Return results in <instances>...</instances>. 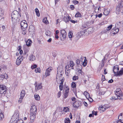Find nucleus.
Returning a JSON list of instances; mask_svg holds the SVG:
<instances>
[{"instance_id":"nucleus-32","label":"nucleus","mask_w":123,"mask_h":123,"mask_svg":"<svg viewBox=\"0 0 123 123\" xmlns=\"http://www.w3.org/2000/svg\"><path fill=\"white\" fill-rule=\"evenodd\" d=\"M119 97L117 96V98H116L114 96H113L110 98V99L111 100H114L118 99H119Z\"/></svg>"},{"instance_id":"nucleus-2","label":"nucleus","mask_w":123,"mask_h":123,"mask_svg":"<svg viewBox=\"0 0 123 123\" xmlns=\"http://www.w3.org/2000/svg\"><path fill=\"white\" fill-rule=\"evenodd\" d=\"M121 89L120 88L117 89L115 91V94L117 96L119 97V99H123V95L121 93Z\"/></svg>"},{"instance_id":"nucleus-20","label":"nucleus","mask_w":123,"mask_h":123,"mask_svg":"<svg viewBox=\"0 0 123 123\" xmlns=\"http://www.w3.org/2000/svg\"><path fill=\"white\" fill-rule=\"evenodd\" d=\"M25 94V90H23L21 92L20 95V97L24 98Z\"/></svg>"},{"instance_id":"nucleus-19","label":"nucleus","mask_w":123,"mask_h":123,"mask_svg":"<svg viewBox=\"0 0 123 123\" xmlns=\"http://www.w3.org/2000/svg\"><path fill=\"white\" fill-rule=\"evenodd\" d=\"M36 57L33 54L30 55L29 57V59L30 61H34Z\"/></svg>"},{"instance_id":"nucleus-30","label":"nucleus","mask_w":123,"mask_h":123,"mask_svg":"<svg viewBox=\"0 0 123 123\" xmlns=\"http://www.w3.org/2000/svg\"><path fill=\"white\" fill-rule=\"evenodd\" d=\"M17 120H16L12 118L10 121V123H17Z\"/></svg>"},{"instance_id":"nucleus-12","label":"nucleus","mask_w":123,"mask_h":123,"mask_svg":"<svg viewBox=\"0 0 123 123\" xmlns=\"http://www.w3.org/2000/svg\"><path fill=\"white\" fill-rule=\"evenodd\" d=\"M80 102L77 101H76L73 103V106L74 108H78L80 105Z\"/></svg>"},{"instance_id":"nucleus-11","label":"nucleus","mask_w":123,"mask_h":123,"mask_svg":"<svg viewBox=\"0 0 123 123\" xmlns=\"http://www.w3.org/2000/svg\"><path fill=\"white\" fill-rule=\"evenodd\" d=\"M52 69L50 68H49L46 70L45 74L44 76L45 77L49 76L50 74V72L51 71Z\"/></svg>"},{"instance_id":"nucleus-21","label":"nucleus","mask_w":123,"mask_h":123,"mask_svg":"<svg viewBox=\"0 0 123 123\" xmlns=\"http://www.w3.org/2000/svg\"><path fill=\"white\" fill-rule=\"evenodd\" d=\"M34 97L35 99L36 100H39L40 99V96L38 95H37L36 94H34Z\"/></svg>"},{"instance_id":"nucleus-39","label":"nucleus","mask_w":123,"mask_h":123,"mask_svg":"<svg viewBox=\"0 0 123 123\" xmlns=\"http://www.w3.org/2000/svg\"><path fill=\"white\" fill-rule=\"evenodd\" d=\"M76 86V84L74 82H72L71 84V86L73 88H75Z\"/></svg>"},{"instance_id":"nucleus-37","label":"nucleus","mask_w":123,"mask_h":123,"mask_svg":"<svg viewBox=\"0 0 123 123\" xmlns=\"http://www.w3.org/2000/svg\"><path fill=\"white\" fill-rule=\"evenodd\" d=\"M43 22L45 24L47 23L48 21L47 20V18H44L43 20Z\"/></svg>"},{"instance_id":"nucleus-56","label":"nucleus","mask_w":123,"mask_h":123,"mask_svg":"<svg viewBox=\"0 0 123 123\" xmlns=\"http://www.w3.org/2000/svg\"><path fill=\"white\" fill-rule=\"evenodd\" d=\"M72 100V101H74L76 100V99L75 97H73L71 98Z\"/></svg>"},{"instance_id":"nucleus-15","label":"nucleus","mask_w":123,"mask_h":123,"mask_svg":"<svg viewBox=\"0 0 123 123\" xmlns=\"http://www.w3.org/2000/svg\"><path fill=\"white\" fill-rule=\"evenodd\" d=\"M105 88H102L99 90L98 92V94L99 95H104L105 93Z\"/></svg>"},{"instance_id":"nucleus-61","label":"nucleus","mask_w":123,"mask_h":123,"mask_svg":"<svg viewBox=\"0 0 123 123\" xmlns=\"http://www.w3.org/2000/svg\"><path fill=\"white\" fill-rule=\"evenodd\" d=\"M63 86H59V89L60 91H62L63 90Z\"/></svg>"},{"instance_id":"nucleus-54","label":"nucleus","mask_w":123,"mask_h":123,"mask_svg":"<svg viewBox=\"0 0 123 123\" xmlns=\"http://www.w3.org/2000/svg\"><path fill=\"white\" fill-rule=\"evenodd\" d=\"M69 88L68 87H66V89L65 91V92H67V93H68Z\"/></svg>"},{"instance_id":"nucleus-6","label":"nucleus","mask_w":123,"mask_h":123,"mask_svg":"<svg viewBox=\"0 0 123 123\" xmlns=\"http://www.w3.org/2000/svg\"><path fill=\"white\" fill-rule=\"evenodd\" d=\"M65 74L66 75L68 76V74L70 73V70L71 69H73V68L70 67L69 65H66L65 67Z\"/></svg>"},{"instance_id":"nucleus-17","label":"nucleus","mask_w":123,"mask_h":123,"mask_svg":"<svg viewBox=\"0 0 123 123\" xmlns=\"http://www.w3.org/2000/svg\"><path fill=\"white\" fill-rule=\"evenodd\" d=\"M119 69L118 67V66H114L113 68V71L114 73L115 74H116L118 71Z\"/></svg>"},{"instance_id":"nucleus-51","label":"nucleus","mask_w":123,"mask_h":123,"mask_svg":"<svg viewBox=\"0 0 123 123\" xmlns=\"http://www.w3.org/2000/svg\"><path fill=\"white\" fill-rule=\"evenodd\" d=\"M73 2L75 5L77 4L79 2L78 1L76 0H73Z\"/></svg>"},{"instance_id":"nucleus-33","label":"nucleus","mask_w":123,"mask_h":123,"mask_svg":"<svg viewBox=\"0 0 123 123\" xmlns=\"http://www.w3.org/2000/svg\"><path fill=\"white\" fill-rule=\"evenodd\" d=\"M4 11L1 8H0V16H2L4 14Z\"/></svg>"},{"instance_id":"nucleus-36","label":"nucleus","mask_w":123,"mask_h":123,"mask_svg":"<svg viewBox=\"0 0 123 123\" xmlns=\"http://www.w3.org/2000/svg\"><path fill=\"white\" fill-rule=\"evenodd\" d=\"M104 13L105 15H107L109 13V12L106 10H105Z\"/></svg>"},{"instance_id":"nucleus-41","label":"nucleus","mask_w":123,"mask_h":123,"mask_svg":"<svg viewBox=\"0 0 123 123\" xmlns=\"http://www.w3.org/2000/svg\"><path fill=\"white\" fill-rule=\"evenodd\" d=\"M4 116L3 114L2 113H0V120H2V119L3 118Z\"/></svg>"},{"instance_id":"nucleus-24","label":"nucleus","mask_w":123,"mask_h":123,"mask_svg":"<svg viewBox=\"0 0 123 123\" xmlns=\"http://www.w3.org/2000/svg\"><path fill=\"white\" fill-rule=\"evenodd\" d=\"M122 113H121L118 116V119L120 121H122L123 120V116Z\"/></svg>"},{"instance_id":"nucleus-3","label":"nucleus","mask_w":123,"mask_h":123,"mask_svg":"<svg viewBox=\"0 0 123 123\" xmlns=\"http://www.w3.org/2000/svg\"><path fill=\"white\" fill-rule=\"evenodd\" d=\"M63 73V72L62 70L60 71H59L58 70L56 75V80L57 81L58 80H61L62 78H63L62 75Z\"/></svg>"},{"instance_id":"nucleus-48","label":"nucleus","mask_w":123,"mask_h":123,"mask_svg":"<svg viewBox=\"0 0 123 123\" xmlns=\"http://www.w3.org/2000/svg\"><path fill=\"white\" fill-rule=\"evenodd\" d=\"M69 108L67 107H64L63 111L65 112H67L69 111Z\"/></svg>"},{"instance_id":"nucleus-49","label":"nucleus","mask_w":123,"mask_h":123,"mask_svg":"<svg viewBox=\"0 0 123 123\" xmlns=\"http://www.w3.org/2000/svg\"><path fill=\"white\" fill-rule=\"evenodd\" d=\"M23 98L20 97L19 100L18 101V103H21L22 101V100Z\"/></svg>"},{"instance_id":"nucleus-23","label":"nucleus","mask_w":123,"mask_h":123,"mask_svg":"<svg viewBox=\"0 0 123 123\" xmlns=\"http://www.w3.org/2000/svg\"><path fill=\"white\" fill-rule=\"evenodd\" d=\"M114 28L113 29V31H112L113 33L112 34H115L117 33L119 29L118 28H117L116 29H114Z\"/></svg>"},{"instance_id":"nucleus-29","label":"nucleus","mask_w":123,"mask_h":123,"mask_svg":"<svg viewBox=\"0 0 123 123\" xmlns=\"http://www.w3.org/2000/svg\"><path fill=\"white\" fill-rule=\"evenodd\" d=\"M87 61L86 59H85L84 60V62H82V63L81 64H82L83 65V66L84 67H85L86 66L87 64Z\"/></svg>"},{"instance_id":"nucleus-10","label":"nucleus","mask_w":123,"mask_h":123,"mask_svg":"<svg viewBox=\"0 0 123 123\" xmlns=\"http://www.w3.org/2000/svg\"><path fill=\"white\" fill-rule=\"evenodd\" d=\"M35 86V90L36 91H37L39 89H41L42 87V83L37 84V82H36L34 84Z\"/></svg>"},{"instance_id":"nucleus-8","label":"nucleus","mask_w":123,"mask_h":123,"mask_svg":"<svg viewBox=\"0 0 123 123\" xmlns=\"http://www.w3.org/2000/svg\"><path fill=\"white\" fill-rule=\"evenodd\" d=\"M19 111H15L14 114L12 118L18 120L19 118Z\"/></svg>"},{"instance_id":"nucleus-44","label":"nucleus","mask_w":123,"mask_h":123,"mask_svg":"<svg viewBox=\"0 0 123 123\" xmlns=\"http://www.w3.org/2000/svg\"><path fill=\"white\" fill-rule=\"evenodd\" d=\"M102 14L101 13H100V14H99L98 15L96 14V18H97V17H98L99 18H101L102 17Z\"/></svg>"},{"instance_id":"nucleus-47","label":"nucleus","mask_w":123,"mask_h":123,"mask_svg":"<svg viewBox=\"0 0 123 123\" xmlns=\"http://www.w3.org/2000/svg\"><path fill=\"white\" fill-rule=\"evenodd\" d=\"M68 93H67V92H65L64 94V98H66L68 96Z\"/></svg>"},{"instance_id":"nucleus-5","label":"nucleus","mask_w":123,"mask_h":123,"mask_svg":"<svg viewBox=\"0 0 123 123\" xmlns=\"http://www.w3.org/2000/svg\"><path fill=\"white\" fill-rule=\"evenodd\" d=\"M21 27L22 29H25L27 27V24L26 21L23 20L21 22Z\"/></svg>"},{"instance_id":"nucleus-45","label":"nucleus","mask_w":123,"mask_h":123,"mask_svg":"<svg viewBox=\"0 0 123 123\" xmlns=\"http://www.w3.org/2000/svg\"><path fill=\"white\" fill-rule=\"evenodd\" d=\"M70 121L69 119L68 118L65 120V123H70Z\"/></svg>"},{"instance_id":"nucleus-35","label":"nucleus","mask_w":123,"mask_h":123,"mask_svg":"<svg viewBox=\"0 0 123 123\" xmlns=\"http://www.w3.org/2000/svg\"><path fill=\"white\" fill-rule=\"evenodd\" d=\"M112 26V25H111L110 26H108L106 29V30L107 31H109L111 29Z\"/></svg>"},{"instance_id":"nucleus-42","label":"nucleus","mask_w":123,"mask_h":123,"mask_svg":"<svg viewBox=\"0 0 123 123\" xmlns=\"http://www.w3.org/2000/svg\"><path fill=\"white\" fill-rule=\"evenodd\" d=\"M97 111H92V113L93 114V116H94V115L96 116L97 115Z\"/></svg>"},{"instance_id":"nucleus-1","label":"nucleus","mask_w":123,"mask_h":123,"mask_svg":"<svg viewBox=\"0 0 123 123\" xmlns=\"http://www.w3.org/2000/svg\"><path fill=\"white\" fill-rule=\"evenodd\" d=\"M20 14L16 11H14L12 13L11 18L12 21L14 23H16L18 18L21 17Z\"/></svg>"},{"instance_id":"nucleus-53","label":"nucleus","mask_w":123,"mask_h":123,"mask_svg":"<svg viewBox=\"0 0 123 123\" xmlns=\"http://www.w3.org/2000/svg\"><path fill=\"white\" fill-rule=\"evenodd\" d=\"M64 77H63L62 79L61 80H60V81H61V82L60 83L61 84H63V82L64 81Z\"/></svg>"},{"instance_id":"nucleus-13","label":"nucleus","mask_w":123,"mask_h":123,"mask_svg":"<svg viewBox=\"0 0 123 123\" xmlns=\"http://www.w3.org/2000/svg\"><path fill=\"white\" fill-rule=\"evenodd\" d=\"M71 19V17L68 15L66 16H64L63 18V20L66 23H68Z\"/></svg>"},{"instance_id":"nucleus-4","label":"nucleus","mask_w":123,"mask_h":123,"mask_svg":"<svg viewBox=\"0 0 123 123\" xmlns=\"http://www.w3.org/2000/svg\"><path fill=\"white\" fill-rule=\"evenodd\" d=\"M6 86L0 85V93L2 94H5L6 92Z\"/></svg>"},{"instance_id":"nucleus-22","label":"nucleus","mask_w":123,"mask_h":123,"mask_svg":"<svg viewBox=\"0 0 123 123\" xmlns=\"http://www.w3.org/2000/svg\"><path fill=\"white\" fill-rule=\"evenodd\" d=\"M32 43V41L31 40H28L26 42V45L28 46H30Z\"/></svg>"},{"instance_id":"nucleus-52","label":"nucleus","mask_w":123,"mask_h":123,"mask_svg":"<svg viewBox=\"0 0 123 123\" xmlns=\"http://www.w3.org/2000/svg\"><path fill=\"white\" fill-rule=\"evenodd\" d=\"M61 94V92L60 91L58 92L57 93V97L58 98H59L60 97Z\"/></svg>"},{"instance_id":"nucleus-60","label":"nucleus","mask_w":123,"mask_h":123,"mask_svg":"<svg viewBox=\"0 0 123 123\" xmlns=\"http://www.w3.org/2000/svg\"><path fill=\"white\" fill-rule=\"evenodd\" d=\"M102 79L103 81L105 80V76L103 75H102Z\"/></svg>"},{"instance_id":"nucleus-9","label":"nucleus","mask_w":123,"mask_h":123,"mask_svg":"<svg viewBox=\"0 0 123 123\" xmlns=\"http://www.w3.org/2000/svg\"><path fill=\"white\" fill-rule=\"evenodd\" d=\"M37 113V108L35 106L33 105L31 106L30 113L36 114Z\"/></svg>"},{"instance_id":"nucleus-55","label":"nucleus","mask_w":123,"mask_h":123,"mask_svg":"<svg viewBox=\"0 0 123 123\" xmlns=\"http://www.w3.org/2000/svg\"><path fill=\"white\" fill-rule=\"evenodd\" d=\"M100 108H101V109H100V110H102L103 111H105V108L104 107L102 106Z\"/></svg>"},{"instance_id":"nucleus-18","label":"nucleus","mask_w":123,"mask_h":123,"mask_svg":"<svg viewBox=\"0 0 123 123\" xmlns=\"http://www.w3.org/2000/svg\"><path fill=\"white\" fill-rule=\"evenodd\" d=\"M123 74V68H121V70L119 72L117 73L116 74V75L117 76H119L122 75Z\"/></svg>"},{"instance_id":"nucleus-38","label":"nucleus","mask_w":123,"mask_h":123,"mask_svg":"<svg viewBox=\"0 0 123 123\" xmlns=\"http://www.w3.org/2000/svg\"><path fill=\"white\" fill-rule=\"evenodd\" d=\"M73 35V33L71 31H69V33L68 36L70 38H71L72 37Z\"/></svg>"},{"instance_id":"nucleus-27","label":"nucleus","mask_w":123,"mask_h":123,"mask_svg":"<svg viewBox=\"0 0 123 123\" xmlns=\"http://www.w3.org/2000/svg\"><path fill=\"white\" fill-rule=\"evenodd\" d=\"M122 22H119L118 23H117L116 24V26L117 25V28H120L122 26Z\"/></svg>"},{"instance_id":"nucleus-43","label":"nucleus","mask_w":123,"mask_h":123,"mask_svg":"<svg viewBox=\"0 0 123 123\" xmlns=\"http://www.w3.org/2000/svg\"><path fill=\"white\" fill-rule=\"evenodd\" d=\"M77 67H78V69H82V66L81 64L77 66Z\"/></svg>"},{"instance_id":"nucleus-16","label":"nucleus","mask_w":123,"mask_h":123,"mask_svg":"<svg viewBox=\"0 0 123 123\" xmlns=\"http://www.w3.org/2000/svg\"><path fill=\"white\" fill-rule=\"evenodd\" d=\"M61 36L63 39L66 38V31L64 30H62L61 32Z\"/></svg>"},{"instance_id":"nucleus-31","label":"nucleus","mask_w":123,"mask_h":123,"mask_svg":"<svg viewBox=\"0 0 123 123\" xmlns=\"http://www.w3.org/2000/svg\"><path fill=\"white\" fill-rule=\"evenodd\" d=\"M45 34L46 36H50L51 34V33L49 30H47Z\"/></svg>"},{"instance_id":"nucleus-7","label":"nucleus","mask_w":123,"mask_h":123,"mask_svg":"<svg viewBox=\"0 0 123 123\" xmlns=\"http://www.w3.org/2000/svg\"><path fill=\"white\" fill-rule=\"evenodd\" d=\"M23 57L22 56H20L18 57L16 62V64L19 65L23 60Z\"/></svg>"},{"instance_id":"nucleus-63","label":"nucleus","mask_w":123,"mask_h":123,"mask_svg":"<svg viewBox=\"0 0 123 123\" xmlns=\"http://www.w3.org/2000/svg\"><path fill=\"white\" fill-rule=\"evenodd\" d=\"M81 70L82 69H78V72L80 74H82V71Z\"/></svg>"},{"instance_id":"nucleus-25","label":"nucleus","mask_w":123,"mask_h":123,"mask_svg":"<svg viewBox=\"0 0 123 123\" xmlns=\"http://www.w3.org/2000/svg\"><path fill=\"white\" fill-rule=\"evenodd\" d=\"M76 62L77 65L78 66L81 64L82 63V62L81 61H80L79 60L77 59L76 60Z\"/></svg>"},{"instance_id":"nucleus-40","label":"nucleus","mask_w":123,"mask_h":123,"mask_svg":"<svg viewBox=\"0 0 123 123\" xmlns=\"http://www.w3.org/2000/svg\"><path fill=\"white\" fill-rule=\"evenodd\" d=\"M35 71L36 73H40V68H36L35 70Z\"/></svg>"},{"instance_id":"nucleus-50","label":"nucleus","mask_w":123,"mask_h":123,"mask_svg":"<svg viewBox=\"0 0 123 123\" xmlns=\"http://www.w3.org/2000/svg\"><path fill=\"white\" fill-rule=\"evenodd\" d=\"M86 96H89V94L86 91L84 92L83 93Z\"/></svg>"},{"instance_id":"nucleus-46","label":"nucleus","mask_w":123,"mask_h":123,"mask_svg":"<svg viewBox=\"0 0 123 123\" xmlns=\"http://www.w3.org/2000/svg\"><path fill=\"white\" fill-rule=\"evenodd\" d=\"M37 67V65H36L34 64L31 66V68L32 69H34L36 68Z\"/></svg>"},{"instance_id":"nucleus-28","label":"nucleus","mask_w":123,"mask_h":123,"mask_svg":"<svg viewBox=\"0 0 123 123\" xmlns=\"http://www.w3.org/2000/svg\"><path fill=\"white\" fill-rule=\"evenodd\" d=\"M74 65V64L73 62L72 61H70V64L67 65H69V66L70 67H72V68H73V67Z\"/></svg>"},{"instance_id":"nucleus-59","label":"nucleus","mask_w":123,"mask_h":123,"mask_svg":"<svg viewBox=\"0 0 123 123\" xmlns=\"http://www.w3.org/2000/svg\"><path fill=\"white\" fill-rule=\"evenodd\" d=\"M23 121L22 120H19L17 121V123H23Z\"/></svg>"},{"instance_id":"nucleus-57","label":"nucleus","mask_w":123,"mask_h":123,"mask_svg":"<svg viewBox=\"0 0 123 123\" xmlns=\"http://www.w3.org/2000/svg\"><path fill=\"white\" fill-rule=\"evenodd\" d=\"M119 7H123V2H122L120 3L119 5Z\"/></svg>"},{"instance_id":"nucleus-14","label":"nucleus","mask_w":123,"mask_h":123,"mask_svg":"<svg viewBox=\"0 0 123 123\" xmlns=\"http://www.w3.org/2000/svg\"><path fill=\"white\" fill-rule=\"evenodd\" d=\"M36 114L33 113H30V119L31 120V122H33L36 117Z\"/></svg>"},{"instance_id":"nucleus-26","label":"nucleus","mask_w":123,"mask_h":123,"mask_svg":"<svg viewBox=\"0 0 123 123\" xmlns=\"http://www.w3.org/2000/svg\"><path fill=\"white\" fill-rule=\"evenodd\" d=\"M81 15L79 12H77L75 14V16L76 17H81Z\"/></svg>"},{"instance_id":"nucleus-34","label":"nucleus","mask_w":123,"mask_h":123,"mask_svg":"<svg viewBox=\"0 0 123 123\" xmlns=\"http://www.w3.org/2000/svg\"><path fill=\"white\" fill-rule=\"evenodd\" d=\"M78 79V76L75 75L73 78V80H76Z\"/></svg>"},{"instance_id":"nucleus-58","label":"nucleus","mask_w":123,"mask_h":123,"mask_svg":"<svg viewBox=\"0 0 123 123\" xmlns=\"http://www.w3.org/2000/svg\"><path fill=\"white\" fill-rule=\"evenodd\" d=\"M70 8L72 9V10H73L74 9V7L73 5H71L70 6Z\"/></svg>"},{"instance_id":"nucleus-62","label":"nucleus","mask_w":123,"mask_h":123,"mask_svg":"<svg viewBox=\"0 0 123 123\" xmlns=\"http://www.w3.org/2000/svg\"><path fill=\"white\" fill-rule=\"evenodd\" d=\"M113 80L112 79H111L110 80H109L108 81V82L109 83H111L113 82Z\"/></svg>"},{"instance_id":"nucleus-64","label":"nucleus","mask_w":123,"mask_h":123,"mask_svg":"<svg viewBox=\"0 0 123 123\" xmlns=\"http://www.w3.org/2000/svg\"><path fill=\"white\" fill-rule=\"evenodd\" d=\"M52 40V39L51 38H49V39H48L47 41L49 43H50Z\"/></svg>"}]
</instances>
